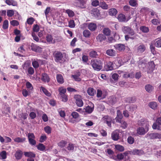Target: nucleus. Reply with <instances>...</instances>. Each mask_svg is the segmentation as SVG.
<instances>
[{
	"mask_svg": "<svg viewBox=\"0 0 161 161\" xmlns=\"http://www.w3.org/2000/svg\"><path fill=\"white\" fill-rule=\"evenodd\" d=\"M91 64L93 69L99 71L102 68L103 63L99 59H95L91 60Z\"/></svg>",
	"mask_w": 161,
	"mask_h": 161,
	"instance_id": "f257e3e1",
	"label": "nucleus"
},
{
	"mask_svg": "<svg viewBox=\"0 0 161 161\" xmlns=\"http://www.w3.org/2000/svg\"><path fill=\"white\" fill-rule=\"evenodd\" d=\"M54 61L57 63H62L64 60L63 53L59 51H55L53 53Z\"/></svg>",
	"mask_w": 161,
	"mask_h": 161,
	"instance_id": "f03ea898",
	"label": "nucleus"
},
{
	"mask_svg": "<svg viewBox=\"0 0 161 161\" xmlns=\"http://www.w3.org/2000/svg\"><path fill=\"white\" fill-rule=\"evenodd\" d=\"M122 32L125 34H129L130 36H133L135 34L134 30L129 26H123L121 28Z\"/></svg>",
	"mask_w": 161,
	"mask_h": 161,
	"instance_id": "7ed1b4c3",
	"label": "nucleus"
},
{
	"mask_svg": "<svg viewBox=\"0 0 161 161\" xmlns=\"http://www.w3.org/2000/svg\"><path fill=\"white\" fill-rule=\"evenodd\" d=\"M86 1L85 0H74V5L81 8H85L86 6Z\"/></svg>",
	"mask_w": 161,
	"mask_h": 161,
	"instance_id": "20e7f679",
	"label": "nucleus"
},
{
	"mask_svg": "<svg viewBox=\"0 0 161 161\" xmlns=\"http://www.w3.org/2000/svg\"><path fill=\"white\" fill-rule=\"evenodd\" d=\"M149 124H147L145 126V128L142 127H139L137 129L136 133L140 135H144L149 130Z\"/></svg>",
	"mask_w": 161,
	"mask_h": 161,
	"instance_id": "39448f33",
	"label": "nucleus"
},
{
	"mask_svg": "<svg viewBox=\"0 0 161 161\" xmlns=\"http://www.w3.org/2000/svg\"><path fill=\"white\" fill-rule=\"evenodd\" d=\"M148 139H161V134L158 133H148L145 136Z\"/></svg>",
	"mask_w": 161,
	"mask_h": 161,
	"instance_id": "423d86ee",
	"label": "nucleus"
},
{
	"mask_svg": "<svg viewBox=\"0 0 161 161\" xmlns=\"http://www.w3.org/2000/svg\"><path fill=\"white\" fill-rule=\"evenodd\" d=\"M104 123H106L107 125L109 127H111L112 122L114 123V119H113L112 118L108 115H105L103 118Z\"/></svg>",
	"mask_w": 161,
	"mask_h": 161,
	"instance_id": "0eeeda50",
	"label": "nucleus"
},
{
	"mask_svg": "<svg viewBox=\"0 0 161 161\" xmlns=\"http://www.w3.org/2000/svg\"><path fill=\"white\" fill-rule=\"evenodd\" d=\"M74 98L76 100L75 103L78 106L81 107L83 105L84 103L81 96L78 94L75 95L74 96Z\"/></svg>",
	"mask_w": 161,
	"mask_h": 161,
	"instance_id": "6e6552de",
	"label": "nucleus"
},
{
	"mask_svg": "<svg viewBox=\"0 0 161 161\" xmlns=\"http://www.w3.org/2000/svg\"><path fill=\"white\" fill-rule=\"evenodd\" d=\"M144 154V152L142 150H139L135 149L132 150L130 151V154L133 155H141Z\"/></svg>",
	"mask_w": 161,
	"mask_h": 161,
	"instance_id": "1a4fd4ad",
	"label": "nucleus"
},
{
	"mask_svg": "<svg viewBox=\"0 0 161 161\" xmlns=\"http://www.w3.org/2000/svg\"><path fill=\"white\" fill-rule=\"evenodd\" d=\"M114 47L116 50L119 52L124 51L125 49V45L121 43L116 44Z\"/></svg>",
	"mask_w": 161,
	"mask_h": 161,
	"instance_id": "9d476101",
	"label": "nucleus"
},
{
	"mask_svg": "<svg viewBox=\"0 0 161 161\" xmlns=\"http://www.w3.org/2000/svg\"><path fill=\"white\" fill-rule=\"evenodd\" d=\"M123 117L121 111L119 110L117 111V116L115 119L116 122H120L122 120Z\"/></svg>",
	"mask_w": 161,
	"mask_h": 161,
	"instance_id": "9b49d317",
	"label": "nucleus"
},
{
	"mask_svg": "<svg viewBox=\"0 0 161 161\" xmlns=\"http://www.w3.org/2000/svg\"><path fill=\"white\" fill-rule=\"evenodd\" d=\"M148 64L149 66L148 68V70H147V73H150L152 72L155 68V65L153 61H150L148 63Z\"/></svg>",
	"mask_w": 161,
	"mask_h": 161,
	"instance_id": "f8f14e48",
	"label": "nucleus"
},
{
	"mask_svg": "<svg viewBox=\"0 0 161 161\" xmlns=\"http://www.w3.org/2000/svg\"><path fill=\"white\" fill-rule=\"evenodd\" d=\"M119 21L120 22H125L128 21L129 19H126L125 15L122 14H119L117 17Z\"/></svg>",
	"mask_w": 161,
	"mask_h": 161,
	"instance_id": "ddd939ff",
	"label": "nucleus"
},
{
	"mask_svg": "<svg viewBox=\"0 0 161 161\" xmlns=\"http://www.w3.org/2000/svg\"><path fill=\"white\" fill-rule=\"evenodd\" d=\"M46 40L47 42L50 44H54L55 43V40L53 39V36L51 35L48 34L46 37Z\"/></svg>",
	"mask_w": 161,
	"mask_h": 161,
	"instance_id": "4468645a",
	"label": "nucleus"
},
{
	"mask_svg": "<svg viewBox=\"0 0 161 161\" xmlns=\"http://www.w3.org/2000/svg\"><path fill=\"white\" fill-rule=\"evenodd\" d=\"M41 79L42 81L44 82H48L50 81V78L48 75L46 73L42 74Z\"/></svg>",
	"mask_w": 161,
	"mask_h": 161,
	"instance_id": "2eb2a0df",
	"label": "nucleus"
},
{
	"mask_svg": "<svg viewBox=\"0 0 161 161\" xmlns=\"http://www.w3.org/2000/svg\"><path fill=\"white\" fill-rule=\"evenodd\" d=\"M104 67L107 71L112 70L114 69L113 64L109 61L106 63Z\"/></svg>",
	"mask_w": 161,
	"mask_h": 161,
	"instance_id": "dca6fc26",
	"label": "nucleus"
},
{
	"mask_svg": "<svg viewBox=\"0 0 161 161\" xmlns=\"http://www.w3.org/2000/svg\"><path fill=\"white\" fill-rule=\"evenodd\" d=\"M98 54L97 52L93 49L90 50L89 53V56L92 58H97L98 57Z\"/></svg>",
	"mask_w": 161,
	"mask_h": 161,
	"instance_id": "f3484780",
	"label": "nucleus"
},
{
	"mask_svg": "<svg viewBox=\"0 0 161 161\" xmlns=\"http://www.w3.org/2000/svg\"><path fill=\"white\" fill-rule=\"evenodd\" d=\"M146 49V47L145 45L142 44L137 47L136 50L137 53H142L145 51Z\"/></svg>",
	"mask_w": 161,
	"mask_h": 161,
	"instance_id": "a211bd4d",
	"label": "nucleus"
},
{
	"mask_svg": "<svg viewBox=\"0 0 161 161\" xmlns=\"http://www.w3.org/2000/svg\"><path fill=\"white\" fill-rule=\"evenodd\" d=\"M91 14L92 16L95 17H98L100 15L99 10L97 8H94L91 11Z\"/></svg>",
	"mask_w": 161,
	"mask_h": 161,
	"instance_id": "6ab92c4d",
	"label": "nucleus"
},
{
	"mask_svg": "<svg viewBox=\"0 0 161 161\" xmlns=\"http://www.w3.org/2000/svg\"><path fill=\"white\" fill-rule=\"evenodd\" d=\"M5 3L8 5L16 6L18 5L17 2L14 0H6Z\"/></svg>",
	"mask_w": 161,
	"mask_h": 161,
	"instance_id": "aec40b11",
	"label": "nucleus"
},
{
	"mask_svg": "<svg viewBox=\"0 0 161 161\" xmlns=\"http://www.w3.org/2000/svg\"><path fill=\"white\" fill-rule=\"evenodd\" d=\"M31 47V50L33 51L38 52L41 51V48L34 43H32Z\"/></svg>",
	"mask_w": 161,
	"mask_h": 161,
	"instance_id": "412c9836",
	"label": "nucleus"
},
{
	"mask_svg": "<svg viewBox=\"0 0 161 161\" xmlns=\"http://www.w3.org/2000/svg\"><path fill=\"white\" fill-rule=\"evenodd\" d=\"M23 152L20 150H18L16 151L15 154V157L17 160L20 159L22 157Z\"/></svg>",
	"mask_w": 161,
	"mask_h": 161,
	"instance_id": "4be33fe9",
	"label": "nucleus"
},
{
	"mask_svg": "<svg viewBox=\"0 0 161 161\" xmlns=\"http://www.w3.org/2000/svg\"><path fill=\"white\" fill-rule=\"evenodd\" d=\"M24 154L25 157H29V158H34L36 157V154L32 152H25Z\"/></svg>",
	"mask_w": 161,
	"mask_h": 161,
	"instance_id": "5701e85b",
	"label": "nucleus"
},
{
	"mask_svg": "<svg viewBox=\"0 0 161 161\" xmlns=\"http://www.w3.org/2000/svg\"><path fill=\"white\" fill-rule=\"evenodd\" d=\"M138 125L139 126H143L146 125L147 124H148V122L146 121L144 119H142L140 120H139L138 121L137 123Z\"/></svg>",
	"mask_w": 161,
	"mask_h": 161,
	"instance_id": "b1692460",
	"label": "nucleus"
},
{
	"mask_svg": "<svg viewBox=\"0 0 161 161\" xmlns=\"http://www.w3.org/2000/svg\"><path fill=\"white\" fill-rule=\"evenodd\" d=\"M119 133L118 132L114 131L112 134V138L114 141H117L119 138Z\"/></svg>",
	"mask_w": 161,
	"mask_h": 161,
	"instance_id": "393cba45",
	"label": "nucleus"
},
{
	"mask_svg": "<svg viewBox=\"0 0 161 161\" xmlns=\"http://www.w3.org/2000/svg\"><path fill=\"white\" fill-rule=\"evenodd\" d=\"M41 91H42L47 96L50 97L51 96L50 93L44 87L41 86L40 88Z\"/></svg>",
	"mask_w": 161,
	"mask_h": 161,
	"instance_id": "a878e982",
	"label": "nucleus"
},
{
	"mask_svg": "<svg viewBox=\"0 0 161 161\" xmlns=\"http://www.w3.org/2000/svg\"><path fill=\"white\" fill-rule=\"evenodd\" d=\"M88 94L90 96H93L96 94V90L93 88L89 87L87 91Z\"/></svg>",
	"mask_w": 161,
	"mask_h": 161,
	"instance_id": "bb28decb",
	"label": "nucleus"
},
{
	"mask_svg": "<svg viewBox=\"0 0 161 161\" xmlns=\"http://www.w3.org/2000/svg\"><path fill=\"white\" fill-rule=\"evenodd\" d=\"M130 154V151H126L123 153V160L125 161H130V157L128 155Z\"/></svg>",
	"mask_w": 161,
	"mask_h": 161,
	"instance_id": "cd10ccee",
	"label": "nucleus"
},
{
	"mask_svg": "<svg viewBox=\"0 0 161 161\" xmlns=\"http://www.w3.org/2000/svg\"><path fill=\"white\" fill-rule=\"evenodd\" d=\"M88 27L90 30L93 31L97 28V25L95 23H91L88 24Z\"/></svg>",
	"mask_w": 161,
	"mask_h": 161,
	"instance_id": "c85d7f7f",
	"label": "nucleus"
},
{
	"mask_svg": "<svg viewBox=\"0 0 161 161\" xmlns=\"http://www.w3.org/2000/svg\"><path fill=\"white\" fill-rule=\"evenodd\" d=\"M56 79L58 82L60 84H63L64 82V79L63 76L61 74H58L56 76Z\"/></svg>",
	"mask_w": 161,
	"mask_h": 161,
	"instance_id": "c756f323",
	"label": "nucleus"
},
{
	"mask_svg": "<svg viewBox=\"0 0 161 161\" xmlns=\"http://www.w3.org/2000/svg\"><path fill=\"white\" fill-rule=\"evenodd\" d=\"M106 96V95L105 94H103L102 91H101V90L99 89L97 90V97L99 98L101 97L102 99H103Z\"/></svg>",
	"mask_w": 161,
	"mask_h": 161,
	"instance_id": "7c9ffc66",
	"label": "nucleus"
},
{
	"mask_svg": "<svg viewBox=\"0 0 161 161\" xmlns=\"http://www.w3.org/2000/svg\"><path fill=\"white\" fill-rule=\"evenodd\" d=\"M106 38L105 36L103 34H99L97 37V41L101 42L104 40H105Z\"/></svg>",
	"mask_w": 161,
	"mask_h": 161,
	"instance_id": "2f4dec72",
	"label": "nucleus"
},
{
	"mask_svg": "<svg viewBox=\"0 0 161 161\" xmlns=\"http://www.w3.org/2000/svg\"><path fill=\"white\" fill-rule=\"evenodd\" d=\"M80 75V72H78L76 75H72V77L75 80L77 81H80L81 79L79 77Z\"/></svg>",
	"mask_w": 161,
	"mask_h": 161,
	"instance_id": "473e14b6",
	"label": "nucleus"
},
{
	"mask_svg": "<svg viewBox=\"0 0 161 161\" xmlns=\"http://www.w3.org/2000/svg\"><path fill=\"white\" fill-rule=\"evenodd\" d=\"M106 53L108 55L114 56L115 55V51L113 49H108L106 51Z\"/></svg>",
	"mask_w": 161,
	"mask_h": 161,
	"instance_id": "72a5a7b5",
	"label": "nucleus"
},
{
	"mask_svg": "<svg viewBox=\"0 0 161 161\" xmlns=\"http://www.w3.org/2000/svg\"><path fill=\"white\" fill-rule=\"evenodd\" d=\"M109 11V14L112 16L115 15L118 12L117 10L114 8L110 9Z\"/></svg>",
	"mask_w": 161,
	"mask_h": 161,
	"instance_id": "f704fd0d",
	"label": "nucleus"
},
{
	"mask_svg": "<svg viewBox=\"0 0 161 161\" xmlns=\"http://www.w3.org/2000/svg\"><path fill=\"white\" fill-rule=\"evenodd\" d=\"M58 91L59 92V94L60 95V96L65 94L66 92V89L63 87H61L59 88Z\"/></svg>",
	"mask_w": 161,
	"mask_h": 161,
	"instance_id": "c9c22d12",
	"label": "nucleus"
},
{
	"mask_svg": "<svg viewBox=\"0 0 161 161\" xmlns=\"http://www.w3.org/2000/svg\"><path fill=\"white\" fill-rule=\"evenodd\" d=\"M146 64L144 60H140L138 63V66L140 68H144L146 66Z\"/></svg>",
	"mask_w": 161,
	"mask_h": 161,
	"instance_id": "e433bc0d",
	"label": "nucleus"
},
{
	"mask_svg": "<svg viewBox=\"0 0 161 161\" xmlns=\"http://www.w3.org/2000/svg\"><path fill=\"white\" fill-rule=\"evenodd\" d=\"M103 32L104 35L107 36L110 35L111 34V31L108 28H104L103 30Z\"/></svg>",
	"mask_w": 161,
	"mask_h": 161,
	"instance_id": "4c0bfd02",
	"label": "nucleus"
},
{
	"mask_svg": "<svg viewBox=\"0 0 161 161\" xmlns=\"http://www.w3.org/2000/svg\"><path fill=\"white\" fill-rule=\"evenodd\" d=\"M153 88V87L150 84L147 85L145 86V89L148 92L150 93L152 92Z\"/></svg>",
	"mask_w": 161,
	"mask_h": 161,
	"instance_id": "58836bf2",
	"label": "nucleus"
},
{
	"mask_svg": "<svg viewBox=\"0 0 161 161\" xmlns=\"http://www.w3.org/2000/svg\"><path fill=\"white\" fill-rule=\"evenodd\" d=\"M140 30L143 33H147L149 31V29L147 27L142 26L140 28Z\"/></svg>",
	"mask_w": 161,
	"mask_h": 161,
	"instance_id": "ea45409f",
	"label": "nucleus"
},
{
	"mask_svg": "<svg viewBox=\"0 0 161 161\" xmlns=\"http://www.w3.org/2000/svg\"><path fill=\"white\" fill-rule=\"evenodd\" d=\"M94 110V106L93 107H91L89 106H88L85 108V111L88 113H92Z\"/></svg>",
	"mask_w": 161,
	"mask_h": 161,
	"instance_id": "a19ab883",
	"label": "nucleus"
},
{
	"mask_svg": "<svg viewBox=\"0 0 161 161\" xmlns=\"http://www.w3.org/2000/svg\"><path fill=\"white\" fill-rule=\"evenodd\" d=\"M154 46L157 47H161V39H156L154 44Z\"/></svg>",
	"mask_w": 161,
	"mask_h": 161,
	"instance_id": "79ce46f5",
	"label": "nucleus"
},
{
	"mask_svg": "<svg viewBox=\"0 0 161 161\" xmlns=\"http://www.w3.org/2000/svg\"><path fill=\"white\" fill-rule=\"evenodd\" d=\"M149 106L153 109H155L157 107V104L156 102H150L149 104Z\"/></svg>",
	"mask_w": 161,
	"mask_h": 161,
	"instance_id": "37998d69",
	"label": "nucleus"
},
{
	"mask_svg": "<svg viewBox=\"0 0 161 161\" xmlns=\"http://www.w3.org/2000/svg\"><path fill=\"white\" fill-rule=\"evenodd\" d=\"M100 6L103 9H107L108 8V5L105 2L103 1L100 2Z\"/></svg>",
	"mask_w": 161,
	"mask_h": 161,
	"instance_id": "c03bdc74",
	"label": "nucleus"
},
{
	"mask_svg": "<svg viewBox=\"0 0 161 161\" xmlns=\"http://www.w3.org/2000/svg\"><path fill=\"white\" fill-rule=\"evenodd\" d=\"M67 141L64 140H61L58 143V146L60 147L63 148L67 144Z\"/></svg>",
	"mask_w": 161,
	"mask_h": 161,
	"instance_id": "a18cd8bd",
	"label": "nucleus"
},
{
	"mask_svg": "<svg viewBox=\"0 0 161 161\" xmlns=\"http://www.w3.org/2000/svg\"><path fill=\"white\" fill-rule=\"evenodd\" d=\"M65 13H66L69 17H73L75 15V14L72 10L68 9L65 11Z\"/></svg>",
	"mask_w": 161,
	"mask_h": 161,
	"instance_id": "49530a36",
	"label": "nucleus"
},
{
	"mask_svg": "<svg viewBox=\"0 0 161 161\" xmlns=\"http://www.w3.org/2000/svg\"><path fill=\"white\" fill-rule=\"evenodd\" d=\"M125 101L127 103H133L136 101V98L135 97H129L126 99Z\"/></svg>",
	"mask_w": 161,
	"mask_h": 161,
	"instance_id": "de8ad7c7",
	"label": "nucleus"
},
{
	"mask_svg": "<svg viewBox=\"0 0 161 161\" xmlns=\"http://www.w3.org/2000/svg\"><path fill=\"white\" fill-rule=\"evenodd\" d=\"M115 148L119 152H122L124 151L125 148L124 147L120 145H116L115 146Z\"/></svg>",
	"mask_w": 161,
	"mask_h": 161,
	"instance_id": "09e8293b",
	"label": "nucleus"
},
{
	"mask_svg": "<svg viewBox=\"0 0 161 161\" xmlns=\"http://www.w3.org/2000/svg\"><path fill=\"white\" fill-rule=\"evenodd\" d=\"M25 138H21L19 137H18L14 139V141L15 142H25Z\"/></svg>",
	"mask_w": 161,
	"mask_h": 161,
	"instance_id": "8fccbe9b",
	"label": "nucleus"
},
{
	"mask_svg": "<svg viewBox=\"0 0 161 161\" xmlns=\"http://www.w3.org/2000/svg\"><path fill=\"white\" fill-rule=\"evenodd\" d=\"M37 147L38 150L41 151H43L45 149V146L42 143H39L37 146Z\"/></svg>",
	"mask_w": 161,
	"mask_h": 161,
	"instance_id": "3c124183",
	"label": "nucleus"
},
{
	"mask_svg": "<svg viewBox=\"0 0 161 161\" xmlns=\"http://www.w3.org/2000/svg\"><path fill=\"white\" fill-rule=\"evenodd\" d=\"M44 129L45 132L48 134H49L51 133L52 128L49 126H47L45 127Z\"/></svg>",
	"mask_w": 161,
	"mask_h": 161,
	"instance_id": "603ef678",
	"label": "nucleus"
},
{
	"mask_svg": "<svg viewBox=\"0 0 161 161\" xmlns=\"http://www.w3.org/2000/svg\"><path fill=\"white\" fill-rule=\"evenodd\" d=\"M83 36L85 37H89L91 34L90 31L87 30H85L83 32Z\"/></svg>",
	"mask_w": 161,
	"mask_h": 161,
	"instance_id": "864d4df0",
	"label": "nucleus"
},
{
	"mask_svg": "<svg viewBox=\"0 0 161 161\" xmlns=\"http://www.w3.org/2000/svg\"><path fill=\"white\" fill-rule=\"evenodd\" d=\"M8 22L7 20H5L3 25V29L5 30L8 28Z\"/></svg>",
	"mask_w": 161,
	"mask_h": 161,
	"instance_id": "5fc2aeb1",
	"label": "nucleus"
},
{
	"mask_svg": "<svg viewBox=\"0 0 161 161\" xmlns=\"http://www.w3.org/2000/svg\"><path fill=\"white\" fill-rule=\"evenodd\" d=\"M125 35V40L126 41H128L130 39L131 40H134L136 39V37L135 36H130V35H129V34Z\"/></svg>",
	"mask_w": 161,
	"mask_h": 161,
	"instance_id": "6e6d98bb",
	"label": "nucleus"
},
{
	"mask_svg": "<svg viewBox=\"0 0 161 161\" xmlns=\"http://www.w3.org/2000/svg\"><path fill=\"white\" fill-rule=\"evenodd\" d=\"M121 124V127L123 129H125L128 126V124L126 122H125V120H122L120 122H119Z\"/></svg>",
	"mask_w": 161,
	"mask_h": 161,
	"instance_id": "4d7b16f0",
	"label": "nucleus"
},
{
	"mask_svg": "<svg viewBox=\"0 0 161 161\" xmlns=\"http://www.w3.org/2000/svg\"><path fill=\"white\" fill-rule=\"evenodd\" d=\"M14 14V12L13 10H8L7 11V15L8 17H12Z\"/></svg>",
	"mask_w": 161,
	"mask_h": 161,
	"instance_id": "13d9d810",
	"label": "nucleus"
},
{
	"mask_svg": "<svg viewBox=\"0 0 161 161\" xmlns=\"http://www.w3.org/2000/svg\"><path fill=\"white\" fill-rule=\"evenodd\" d=\"M34 20H35L33 17H31L27 19L26 22L28 24L31 25L33 24Z\"/></svg>",
	"mask_w": 161,
	"mask_h": 161,
	"instance_id": "bf43d9fd",
	"label": "nucleus"
},
{
	"mask_svg": "<svg viewBox=\"0 0 161 161\" xmlns=\"http://www.w3.org/2000/svg\"><path fill=\"white\" fill-rule=\"evenodd\" d=\"M137 0H130L129 1L130 5L133 7H135L137 4Z\"/></svg>",
	"mask_w": 161,
	"mask_h": 161,
	"instance_id": "052dcab7",
	"label": "nucleus"
},
{
	"mask_svg": "<svg viewBox=\"0 0 161 161\" xmlns=\"http://www.w3.org/2000/svg\"><path fill=\"white\" fill-rule=\"evenodd\" d=\"M127 142L129 144H132L134 142V138L131 136H129L127 138Z\"/></svg>",
	"mask_w": 161,
	"mask_h": 161,
	"instance_id": "680f3d73",
	"label": "nucleus"
},
{
	"mask_svg": "<svg viewBox=\"0 0 161 161\" xmlns=\"http://www.w3.org/2000/svg\"><path fill=\"white\" fill-rule=\"evenodd\" d=\"M152 23L154 25H157L160 23L159 20L157 19H153L151 20Z\"/></svg>",
	"mask_w": 161,
	"mask_h": 161,
	"instance_id": "e2e57ef3",
	"label": "nucleus"
},
{
	"mask_svg": "<svg viewBox=\"0 0 161 161\" xmlns=\"http://www.w3.org/2000/svg\"><path fill=\"white\" fill-rule=\"evenodd\" d=\"M119 75L116 73H114L112 75V78L115 81H117L119 79Z\"/></svg>",
	"mask_w": 161,
	"mask_h": 161,
	"instance_id": "0e129e2a",
	"label": "nucleus"
},
{
	"mask_svg": "<svg viewBox=\"0 0 161 161\" xmlns=\"http://www.w3.org/2000/svg\"><path fill=\"white\" fill-rule=\"evenodd\" d=\"M68 26L71 28H74L75 26L74 21L73 20H70L69 22Z\"/></svg>",
	"mask_w": 161,
	"mask_h": 161,
	"instance_id": "69168bd1",
	"label": "nucleus"
},
{
	"mask_svg": "<svg viewBox=\"0 0 161 161\" xmlns=\"http://www.w3.org/2000/svg\"><path fill=\"white\" fill-rule=\"evenodd\" d=\"M68 150H73L74 149V145L71 143H69L67 147Z\"/></svg>",
	"mask_w": 161,
	"mask_h": 161,
	"instance_id": "338daca9",
	"label": "nucleus"
},
{
	"mask_svg": "<svg viewBox=\"0 0 161 161\" xmlns=\"http://www.w3.org/2000/svg\"><path fill=\"white\" fill-rule=\"evenodd\" d=\"M0 156L3 159H5L7 158L6 152L5 151H3L0 153Z\"/></svg>",
	"mask_w": 161,
	"mask_h": 161,
	"instance_id": "774afa93",
	"label": "nucleus"
}]
</instances>
